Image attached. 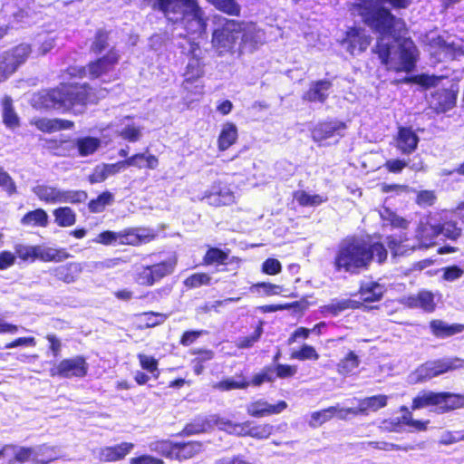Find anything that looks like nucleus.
<instances>
[{
	"mask_svg": "<svg viewBox=\"0 0 464 464\" xmlns=\"http://www.w3.org/2000/svg\"><path fill=\"white\" fill-rule=\"evenodd\" d=\"M154 7L174 23L183 22L189 33L202 34L207 29V20L198 0H156Z\"/></svg>",
	"mask_w": 464,
	"mask_h": 464,
	"instance_id": "nucleus-4",
	"label": "nucleus"
},
{
	"mask_svg": "<svg viewBox=\"0 0 464 464\" xmlns=\"http://www.w3.org/2000/svg\"><path fill=\"white\" fill-rule=\"evenodd\" d=\"M248 386L249 382L246 381V377L242 374H239L215 383L213 388L221 392H227L231 390L246 389Z\"/></svg>",
	"mask_w": 464,
	"mask_h": 464,
	"instance_id": "nucleus-32",
	"label": "nucleus"
},
{
	"mask_svg": "<svg viewBox=\"0 0 464 464\" xmlns=\"http://www.w3.org/2000/svg\"><path fill=\"white\" fill-rule=\"evenodd\" d=\"M440 234V225L434 216L423 217L416 229V238L419 241V248H428L434 244V239Z\"/></svg>",
	"mask_w": 464,
	"mask_h": 464,
	"instance_id": "nucleus-11",
	"label": "nucleus"
},
{
	"mask_svg": "<svg viewBox=\"0 0 464 464\" xmlns=\"http://www.w3.org/2000/svg\"><path fill=\"white\" fill-rule=\"evenodd\" d=\"M440 401V413H445L453 410L464 408V395L441 392Z\"/></svg>",
	"mask_w": 464,
	"mask_h": 464,
	"instance_id": "nucleus-28",
	"label": "nucleus"
},
{
	"mask_svg": "<svg viewBox=\"0 0 464 464\" xmlns=\"http://www.w3.org/2000/svg\"><path fill=\"white\" fill-rule=\"evenodd\" d=\"M430 329L434 335L445 338L463 332L464 325L460 324H449L441 320L430 322Z\"/></svg>",
	"mask_w": 464,
	"mask_h": 464,
	"instance_id": "nucleus-25",
	"label": "nucleus"
},
{
	"mask_svg": "<svg viewBox=\"0 0 464 464\" xmlns=\"http://www.w3.org/2000/svg\"><path fill=\"white\" fill-rule=\"evenodd\" d=\"M387 401L388 396L382 394L366 397L360 400L356 411L359 414H367L369 411H377L379 409L385 407Z\"/></svg>",
	"mask_w": 464,
	"mask_h": 464,
	"instance_id": "nucleus-26",
	"label": "nucleus"
},
{
	"mask_svg": "<svg viewBox=\"0 0 464 464\" xmlns=\"http://www.w3.org/2000/svg\"><path fill=\"white\" fill-rule=\"evenodd\" d=\"M108 39V34L102 30H99L91 46V50L96 53H102L109 46Z\"/></svg>",
	"mask_w": 464,
	"mask_h": 464,
	"instance_id": "nucleus-59",
	"label": "nucleus"
},
{
	"mask_svg": "<svg viewBox=\"0 0 464 464\" xmlns=\"http://www.w3.org/2000/svg\"><path fill=\"white\" fill-rule=\"evenodd\" d=\"M89 365L82 355L62 360L50 370L51 376L82 378L87 375Z\"/></svg>",
	"mask_w": 464,
	"mask_h": 464,
	"instance_id": "nucleus-8",
	"label": "nucleus"
},
{
	"mask_svg": "<svg viewBox=\"0 0 464 464\" xmlns=\"http://www.w3.org/2000/svg\"><path fill=\"white\" fill-rule=\"evenodd\" d=\"M354 7L364 22L380 34L374 52L389 70L411 72L416 64L418 50L410 38L402 37L405 24L389 10L380 8L388 2L394 7L405 8L409 0H355Z\"/></svg>",
	"mask_w": 464,
	"mask_h": 464,
	"instance_id": "nucleus-1",
	"label": "nucleus"
},
{
	"mask_svg": "<svg viewBox=\"0 0 464 464\" xmlns=\"http://www.w3.org/2000/svg\"><path fill=\"white\" fill-rule=\"evenodd\" d=\"M204 198L208 199V204L216 207L231 205L235 202L234 193L227 188H221L218 193L206 194Z\"/></svg>",
	"mask_w": 464,
	"mask_h": 464,
	"instance_id": "nucleus-33",
	"label": "nucleus"
},
{
	"mask_svg": "<svg viewBox=\"0 0 464 464\" xmlns=\"http://www.w3.org/2000/svg\"><path fill=\"white\" fill-rule=\"evenodd\" d=\"M139 159H146L147 167L150 169H155L159 165V160L156 156L152 154L138 153L117 163L97 166L92 174L90 175L89 180L92 184L100 183L104 181L108 177L115 175L125 168L134 166L140 169L141 166L138 164L137 161Z\"/></svg>",
	"mask_w": 464,
	"mask_h": 464,
	"instance_id": "nucleus-7",
	"label": "nucleus"
},
{
	"mask_svg": "<svg viewBox=\"0 0 464 464\" xmlns=\"http://www.w3.org/2000/svg\"><path fill=\"white\" fill-rule=\"evenodd\" d=\"M431 46L438 47L445 54H450L454 49L453 44H448L445 40H443L440 36H431L428 38Z\"/></svg>",
	"mask_w": 464,
	"mask_h": 464,
	"instance_id": "nucleus-63",
	"label": "nucleus"
},
{
	"mask_svg": "<svg viewBox=\"0 0 464 464\" xmlns=\"http://www.w3.org/2000/svg\"><path fill=\"white\" fill-rule=\"evenodd\" d=\"M362 445H367L369 447H372L373 449L383 450V451H390V450H403V451H409L415 450V447L412 445H398L392 442L387 441H368V442H362Z\"/></svg>",
	"mask_w": 464,
	"mask_h": 464,
	"instance_id": "nucleus-45",
	"label": "nucleus"
},
{
	"mask_svg": "<svg viewBox=\"0 0 464 464\" xmlns=\"http://www.w3.org/2000/svg\"><path fill=\"white\" fill-rule=\"evenodd\" d=\"M61 201L59 203H81L87 199V193L82 190H62L60 191Z\"/></svg>",
	"mask_w": 464,
	"mask_h": 464,
	"instance_id": "nucleus-47",
	"label": "nucleus"
},
{
	"mask_svg": "<svg viewBox=\"0 0 464 464\" xmlns=\"http://www.w3.org/2000/svg\"><path fill=\"white\" fill-rule=\"evenodd\" d=\"M31 124L44 132H54L61 130L71 129L73 126L72 121H70L47 118H34L31 120Z\"/></svg>",
	"mask_w": 464,
	"mask_h": 464,
	"instance_id": "nucleus-20",
	"label": "nucleus"
},
{
	"mask_svg": "<svg viewBox=\"0 0 464 464\" xmlns=\"http://www.w3.org/2000/svg\"><path fill=\"white\" fill-rule=\"evenodd\" d=\"M239 53L245 51L253 52L265 43V33L254 24L240 22Z\"/></svg>",
	"mask_w": 464,
	"mask_h": 464,
	"instance_id": "nucleus-10",
	"label": "nucleus"
},
{
	"mask_svg": "<svg viewBox=\"0 0 464 464\" xmlns=\"http://www.w3.org/2000/svg\"><path fill=\"white\" fill-rule=\"evenodd\" d=\"M75 146L81 156L85 157L93 154L101 146V140L93 137L80 138L75 140Z\"/></svg>",
	"mask_w": 464,
	"mask_h": 464,
	"instance_id": "nucleus-35",
	"label": "nucleus"
},
{
	"mask_svg": "<svg viewBox=\"0 0 464 464\" xmlns=\"http://www.w3.org/2000/svg\"><path fill=\"white\" fill-rule=\"evenodd\" d=\"M204 75V63L202 61L195 56L190 58L185 68L183 73L182 87L184 90L193 92L195 94L203 93V85L195 84Z\"/></svg>",
	"mask_w": 464,
	"mask_h": 464,
	"instance_id": "nucleus-9",
	"label": "nucleus"
},
{
	"mask_svg": "<svg viewBox=\"0 0 464 464\" xmlns=\"http://www.w3.org/2000/svg\"><path fill=\"white\" fill-rule=\"evenodd\" d=\"M130 464H164L163 460L150 455H141L130 459Z\"/></svg>",
	"mask_w": 464,
	"mask_h": 464,
	"instance_id": "nucleus-64",
	"label": "nucleus"
},
{
	"mask_svg": "<svg viewBox=\"0 0 464 464\" xmlns=\"http://www.w3.org/2000/svg\"><path fill=\"white\" fill-rule=\"evenodd\" d=\"M118 135L130 142H136L140 140L142 135V129L134 123H127L122 128L117 130Z\"/></svg>",
	"mask_w": 464,
	"mask_h": 464,
	"instance_id": "nucleus-42",
	"label": "nucleus"
},
{
	"mask_svg": "<svg viewBox=\"0 0 464 464\" xmlns=\"http://www.w3.org/2000/svg\"><path fill=\"white\" fill-rule=\"evenodd\" d=\"M60 191L58 188L41 184L33 188V192L36 197L45 203L57 204L61 201Z\"/></svg>",
	"mask_w": 464,
	"mask_h": 464,
	"instance_id": "nucleus-29",
	"label": "nucleus"
},
{
	"mask_svg": "<svg viewBox=\"0 0 464 464\" xmlns=\"http://www.w3.org/2000/svg\"><path fill=\"white\" fill-rule=\"evenodd\" d=\"M380 218L384 226H391L393 228L406 229L410 221L389 208L383 207L379 210Z\"/></svg>",
	"mask_w": 464,
	"mask_h": 464,
	"instance_id": "nucleus-27",
	"label": "nucleus"
},
{
	"mask_svg": "<svg viewBox=\"0 0 464 464\" xmlns=\"http://www.w3.org/2000/svg\"><path fill=\"white\" fill-rule=\"evenodd\" d=\"M134 281L140 285L151 286L157 281L150 266H140L134 276Z\"/></svg>",
	"mask_w": 464,
	"mask_h": 464,
	"instance_id": "nucleus-44",
	"label": "nucleus"
},
{
	"mask_svg": "<svg viewBox=\"0 0 464 464\" xmlns=\"http://www.w3.org/2000/svg\"><path fill=\"white\" fill-rule=\"evenodd\" d=\"M441 392L432 391H421L412 400V410H419L430 406H435L436 411L440 413V401H441Z\"/></svg>",
	"mask_w": 464,
	"mask_h": 464,
	"instance_id": "nucleus-22",
	"label": "nucleus"
},
{
	"mask_svg": "<svg viewBox=\"0 0 464 464\" xmlns=\"http://www.w3.org/2000/svg\"><path fill=\"white\" fill-rule=\"evenodd\" d=\"M294 198L298 202V204L303 207L319 206L327 200V197L324 195H311L304 190L296 191L294 194Z\"/></svg>",
	"mask_w": 464,
	"mask_h": 464,
	"instance_id": "nucleus-37",
	"label": "nucleus"
},
{
	"mask_svg": "<svg viewBox=\"0 0 464 464\" xmlns=\"http://www.w3.org/2000/svg\"><path fill=\"white\" fill-rule=\"evenodd\" d=\"M30 53H31L30 46L26 44H23L17 45L11 51L7 52V58L8 59H15L21 64L27 59Z\"/></svg>",
	"mask_w": 464,
	"mask_h": 464,
	"instance_id": "nucleus-55",
	"label": "nucleus"
},
{
	"mask_svg": "<svg viewBox=\"0 0 464 464\" xmlns=\"http://www.w3.org/2000/svg\"><path fill=\"white\" fill-rule=\"evenodd\" d=\"M3 118L4 122L10 128L18 125V117L12 108V100L5 98L3 101Z\"/></svg>",
	"mask_w": 464,
	"mask_h": 464,
	"instance_id": "nucleus-49",
	"label": "nucleus"
},
{
	"mask_svg": "<svg viewBox=\"0 0 464 464\" xmlns=\"http://www.w3.org/2000/svg\"><path fill=\"white\" fill-rule=\"evenodd\" d=\"M131 442H121L114 446H106L98 450V459L102 462H115L123 459L133 450Z\"/></svg>",
	"mask_w": 464,
	"mask_h": 464,
	"instance_id": "nucleus-15",
	"label": "nucleus"
},
{
	"mask_svg": "<svg viewBox=\"0 0 464 464\" xmlns=\"http://www.w3.org/2000/svg\"><path fill=\"white\" fill-rule=\"evenodd\" d=\"M176 266L177 258L174 256L160 263L151 265L150 267L152 269L154 277L158 282L163 277L171 275L174 272Z\"/></svg>",
	"mask_w": 464,
	"mask_h": 464,
	"instance_id": "nucleus-36",
	"label": "nucleus"
},
{
	"mask_svg": "<svg viewBox=\"0 0 464 464\" xmlns=\"http://www.w3.org/2000/svg\"><path fill=\"white\" fill-rule=\"evenodd\" d=\"M20 65L15 59H8L7 52L0 57V81L12 74Z\"/></svg>",
	"mask_w": 464,
	"mask_h": 464,
	"instance_id": "nucleus-46",
	"label": "nucleus"
},
{
	"mask_svg": "<svg viewBox=\"0 0 464 464\" xmlns=\"http://www.w3.org/2000/svg\"><path fill=\"white\" fill-rule=\"evenodd\" d=\"M336 411L335 407H329L322 411H314L309 420L310 427L315 428L330 420Z\"/></svg>",
	"mask_w": 464,
	"mask_h": 464,
	"instance_id": "nucleus-43",
	"label": "nucleus"
},
{
	"mask_svg": "<svg viewBox=\"0 0 464 464\" xmlns=\"http://www.w3.org/2000/svg\"><path fill=\"white\" fill-rule=\"evenodd\" d=\"M263 333V328L259 325L250 336L244 337L238 341L237 346L240 349L249 348L257 342Z\"/></svg>",
	"mask_w": 464,
	"mask_h": 464,
	"instance_id": "nucleus-61",
	"label": "nucleus"
},
{
	"mask_svg": "<svg viewBox=\"0 0 464 464\" xmlns=\"http://www.w3.org/2000/svg\"><path fill=\"white\" fill-rule=\"evenodd\" d=\"M346 129L345 123L338 121L323 122L318 124L312 132L313 140L316 142H322L327 139L334 137L335 134L340 135L341 131Z\"/></svg>",
	"mask_w": 464,
	"mask_h": 464,
	"instance_id": "nucleus-16",
	"label": "nucleus"
},
{
	"mask_svg": "<svg viewBox=\"0 0 464 464\" xmlns=\"http://www.w3.org/2000/svg\"><path fill=\"white\" fill-rule=\"evenodd\" d=\"M461 368H464V359L457 357L429 361L409 374L408 382L410 384L424 382L447 372Z\"/></svg>",
	"mask_w": 464,
	"mask_h": 464,
	"instance_id": "nucleus-6",
	"label": "nucleus"
},
{
	"mask_svg": "<svg viewBox=\"0 0 464 464\" xmlns=\"http://www.w3.org/2000/svg\"><path fill=\"white\" fill-rule=\"evenodd\" d=\"M90 96L86 84L66 83L57 89L34 94L31 103L36 109L72 110L74 113H80L90 101Z\"/></svg>",
	"mask_w": 464,
	"mask_h": 464,
	"instance_id": "nucleus-3",
	"label": "nucleus"
},
{
	"mask_svg": "<svg viewBox=\"0 0 464 464\" xmlns=\"http://www.w3.org/2000/svg\"><path fill=\"white\" fill-rule=\"evenodd\" d=\"M54 220L60 227H71L76 222V215L71 208H58L53 211Z\"/></svg>",
	"mask_w": 464,
	"mask_h": 464,
	"instance_id": "nucleus-39",
	"label": "nucleus"
},
{
	"mask_svg": "<svg viewBox=\"0 0 464 464\" xmlns=\"http://www.w3.org/2000/svg\"><path fill=\"white\" fill-rule=\"evenodd\" d=\"M332 83L326 80L314 82L311 84L309 90L304 94L303 99L311 102H324L328 97V91Z\"/></svg>",
	"mask_w": 464,
	"mask_h": 464,
	"instance_id": "nucleus-21",
	"label": "nucleus"
},
{
	"mask_svg": "<svg viewBox=\"0 0 464 464\" xmlns=\"http://www.w3.org/2000/svg\"><path fill=\"white\" fill-rule=\"evenodd\" d=\"M360 294L363 301L375 302L382 298L383 286L375 282H368L361 286Z\"/></svg>",
	"mask_w": 464,
	"mask_h": 464,
	"instance_id": "nucleus-34",
	"label": "nucleus"
},
{
	"mask_svg": "<svg viewBox=\"0 0 464 464\" xmlns=\"http://www.w3.org/2000/svg\"><path fill=\"white\" fill-rule=\"evenodd\" d=\"M411 307H420L427 312H432L435 308L434 295L431 292L421 291L417 295L408 299Z\"/></svg>",
	"mask_w": 464,
	"mask_h": 464,
	"instance_id": "nucleus-31",
	"label": "nucleus"
},
{
	"mask_svg": "<svg viewBox=\"0 0 464 464\" xmlns=\"http://www.w3.org/2000/svg\"><path fill=\"white\" fill-rule=\"evenodd\" d=\"M227 257L228 255L221 249L217 247H210L207 251L203 260L206 265L224 264Z\"/></svg>",
	"mask_w": 464,
	"mask_h": 464,
	"instance_id": "nucleus-50",
	"label": "nucleus"
},
{
	"mask_svg": "<svg viewBox=\"0 0 464 464\" xmlns=\"http://www.w3.org/2000/svg\"><path fill=\"white\" fill-rule=\"evenodd\" d=\"M238 138L237 127L233 122H225L221 126L219 135L218 137V148L220 151H225L234 145Z\"/></svg>",
	"mask_w": 464,
	"mask_h": 464,
	"instance_id": "nucleus-19",
	"label": "nucleus"
},
{
	"mask_svg": "<svg viewBox=\"0 0 464 464\" xmlns=\"http://www.w3.org/2000/svg\"><path fill=\"white\" fill-rule=\"evenodd\" d=\"M21 223L24 226H40L46 227L48 224V215L42 209L38 208L26 213L21 219Z\"/></svg>",
	"mask_w": 464,
	"mask_h": 464,
	"instance_id": "nucleus-38",
	"label": "nucleus"
},
{
	"mask_svg": "<svg viewBox=\"0 0 464 464\" xmlns=\"http://www.w3.org/2000/svg\"><path fill=\"white\" fill-rule=\"evenodd\" d=\"M387 244L390 249L393 252L394 256H402L409 251H412L416 246L409 247L407 245H404L401 241H398L396 238L392 237H387Z\"/></svg>",
	"mask_w": 464,
	"mask_h": 464,
	"instance_id": "nucleus-60",
	"label": "nucleus"
},
{
	"mask_svg": "<svg viewBox=\"0 0 464 464\" xmlns=\"http://www.w3.org/2000/svg\"><path fill=\"white\" fill-rule=\"evenodd\" d=\"M138 358L142 369L151 373L154 378L159 377L158 361L154 357L140 353Z\"/></svg>",
	"mask_w": 464,
	"mask_h": 464,
	"instance_id": "nucleus-52",
	"label": "nucleus"
},
{
	"mask_svg": "<svg viewBox=\"0 0 464 464\" xmlns=\"http://www.w3.org/2000/svg\"><path fill=\"white\" fill-rule=\"evenodd\" d=\"M114 197L113 194L105 191L99 195L95 199H92L89 202V209L92 213H100L104 210V208L111 205L113 202Z\"/></svg>",
	"mask_w": 464,
	"mask_h": 464,
	"instance_id": "nucleus-41",
	"label": "nucleus"
},
{
	"mask_svg": "<svg viewBox=\"0 0 464 464\" xmlns=\"http://www.w3.org/2000/svg\"><path fill=\"white\" fill-rule=\"evenodd\" d=\"M273 433V426L268 423L249 426L248 436L256 440H266Z\"/></svg>",
	"mask_w": 464,
	"mask_h": 464,
	"instance_id": "nucleus-48",
	"label": "nucleus"
},
{
	"mask_svg": "<svg viewBox=\"0 0 464 464\" xmlns=\"http://www.w3.org/2000/svg\"><path fill=\"white\" fill-rule=\"evenodd\" d=\"M211 282V277L206 273H195L187 277L184 285L188 288H197L201 285H208Z\"/></svg>",
	"mask_w": 464,
	"mask_h": 464,
	"instance_id": "nucleus-51",
	"label": "nucleus"
},
{
	"mask_svg": "<svg viewBox=\"0 0 464 464\" xmlns=\"http://www.w3.org/2000/svg\"><path fill=\"white\" fill-rule=\"evenodd\" d=\"M175 447L176 443L168 440L158 441L150 445L152 450L158 451L163 456L172 459L175 458V455L172 454L174 453Z\"/></svg>",
	"mask_w": 464,
	"mask_h": 464,
	"instance_id": "nucleus-56",
	"label": "nucleus"
},
{
	"mask_svg": "<svg viewBox=\"0 0 464 464\" xmlns=\"http://www.w3.org/2000/svg\"><path fill=\"white\" fill-rule=\"evenodd\" d=\"M237 422H233L232 420L223 418L218 415L210 416L208 426L211 424L217 426L220 430H224L228 434L232 435V430H234Z\"/></svg>",
	"mask_w": 464,
	"mask_h": 464,
	"instance_id": "nucleus-54",
	"label": "nucleus"
},
{
	"mask_svg": "<svg viewBox=\"0 0 464 464\" xmlns=\"http://www.w3.org/2000/svg\"><path fill=\"white\" fill-rule=\"evenodd\" d=\"M119 54L111 50L105 56L91 62L86 67L80 69L81 76H86L91 79L99 78L109 72L118 63Z\"/></svg>",
	"mask_w": 464,
	"mask_h": 464,
	"instance_id": "nucleus-12",
	"label": "nucleus"
},
{
	"mask_svg": "<svg viewBox=\"0 0 464 464\" xmlns=\"http://www.w3.org/2000/svg\"><path fill=\"white\" fill-rule=\"evenodd\" d=\"M119 244L137 246L150 242L155 238V234L151 229L140 227L121 231L119 232Z\"/></svg>",
	"mask_w": 464,
	"mask_h": 464,
	"instance_id": "nucleus-14",
	"label": "nucleus"
},
{
	"mask_svg": "<svg viewBox=\"0 0 464 464\" xmlns=\"http://www.w3.org/2000/svg\"><path fill=\"white\" fill-rule=\"evenodd\" d=\"M370 43L371 38L360 29H353L350 31L344 41L347 51L353 55L365 51L370 45Z\"/></svg>",
	"mask_w": 464,
	"mask_h": 464,
	"instance_id": "nucleus-17",
	"label": "nucleus"
},
{
	"mask_svg": "<svg viewBox=\"0 0 464 464\" xmlns=\"http://www.w3.org/2000/svg\"><path fill=\"white\" fill-rule=\"evenodd\" d=\"M203 450V445L198 441H188L186 443H176L174 448V459L179 461L188 459Z\"/></svg>",
	"mask_w": 464,
	"mask_h": 464,
	"instance_id": "nucleus-24",
	"label": "nucleus"
},
{
	"mask_svg": "<svg viewBox=\"0 0 464 464\" xmlns=\"http://www.w3.org/2000/svg\"><path fill=\"white\" fill-rule=\"evenodd\" d=\"M291 358L300 361L317 360L319 358V354L313 346L304 344L299 351H295L292 353Z\"/></svg>",
	"mask_w": 464,
	"mask_h": 464,
	"instance_id": "nucleus-53",
	"label": "nucleus"
},
{
	"mask_svg": "<svg viewBox=\"0 0 464 464\" xmlns=\"http://www.w3.org/2000/svg\"><path fill=\"white\" fill-rule=\"evenodd\" d=\"M419 142V137L410 128L401 127L398 131L397 147L404 154H410L415 150Z\"/></svg>",
	"mask_w": 464,
	"mask_h": 464,
	"instance_id": "nucleus-23",
	"label": "nucleus"
},
{
	"mask_svg": "<svg viewBox=\"0 0 464 464\" xmlns=\"http://www.w3.org/2000/svg\"><path fill=\"white\" fill-rule=\"evenodd\" d=\"M215 28L211 44L219 56L236 53L240 37V21L227 19L221 15L213 18Z\"/></svg>",
	"mask_w": 464,
	"mask_h": 464,
	"instance_id": "nucleus-5",
	"label": "nucleus"
},
{
	"mask_svg": "<svg viewBox=\"0 0 464 464\" xmlns=\"http://www.w3.org/2000/svg\"><path fill=\"white\" fill-rule=\"evenodd\" d=\"M360 362L359 357L353 352H350L338 362L337 372L343 375L350 374L359 366Z\"/></svg>",
	"mask_w": 464,
	"mask_h": 464,
	"instance_id": "nucleus-40",
	"label": "nucleus"
},
{
	"mask_svg": "<svg viewBox=\"0 0 464 464\" xmlns=\"http://www.w3.org/2000/svg\"><path fill=\"white\" fill-rule=\"evenodd\" d=\"M82 272V266L81 263L77 262H71L63 266H59L53 271L54 276L57 279L66 284H72L75 282L79 278Z\"/></svg>",
	"mask_w": 464,
	"mask_h": 464,
	"instance_id": "nucleus-18",
	"label": "nucleus"
},
{
	"mask_svg": "<svg viewBox=\"0 0 464 464\" xmlns=\"http://www.w3.org/2000/svg\"><path fill=\"white\" fill-rule=\"evenodd\" d=\"M287 406L288 405L285 401H279L277 403L272 404L265 399H257L247 403L246 411L249 416L259 419L280 414L287 408Z\"/></svg>",
	"mask_w": 464,
	"mask_h": 464,
	"instance_id": "nucleus-13",
	"label": "nucleus"
},
{
	"mask_svg": "<svg viewBox=\"0 0 464 464\" xmlns=\"http://www.w3.org/2000/svg\"><path fill=\"white\" fill-rule=\"evenodd\" d=\"M374 257L379 263L386 260L387 250L382 244H370L364 239L351 237L339 245L334 265L337 270L358 273L360 269L368 267Z\"/></svg>",
	"mask_w": 464,
	"mask_h": 464,
	"instance_id": "nucleus-2",
	"label": "nucleus"
},
{
	"mask_svg": "<svg viewBox=\"0 0 464 464\" xmlns=\"http://www.w3.org/2000/svg\"><path fill=\"white\" fill-rule=\"evenodd\" d=\"M69 256L70 255L64 249H55L42 246H37L36 247V259H40L44 262H62Z\"/></svg>",
	"mask_w": 464,
	"mask_h": 464,
	"instance_id": "nucleus-30",
	"label": "nucleus"
},
{
	"mask_svg": "<svg viewBox=\"0 0 464 464\" xmlns=\"http://www.w3.org/2000/svg\"><path fill=\"white\" fill-rule=\"evenodd\" d=\"M36 247L37 246H26L23 244H16L14 246L15 254L22 260H35L36 259Z\"/></svg>",
	"mask_w": 464,
	"mask_h": 464,
	"instance_id": "nucleus-57",
	"label": "nucleus"
},
{
	"mask_svg": "<svg viewBox=\"0 0 464 464\" xmlns=\"http://www.w3.org/2000/svg\"><path fill=\"white\" fill-rule=\"evenodd\" d=\"M119 232L104 231L98 235L94 242L102 245H111L114 243L119 244Z\"/></svg>",
	"mask_w": 464,
	"mask_h": 464,
	"instance_id": "nucleus-62",
	"label": "nucleus"
},
{
	"mask_svg": "<svg viewBox=\"0 0 464 464\" xmlns=\"http://www.w3.org/2000/svg\"><path fill=\"white\" fill-rule=\"evenodd\" d=\"M0 187L9 195L16 193V185L12 177L0 167Z\"/></svg>",
	"mask_w": 464,
	"mask_h": 464,
	"instance_id": "nucleus-58",
	"label": "nucleus"
}]
</instances>
